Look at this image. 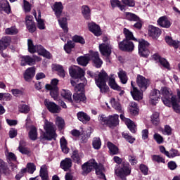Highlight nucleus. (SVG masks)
<instances>
[{
  "label": "nucleus",
  "instance_id": "nucleus-1",
  "mask_svg": "<svg viewBox=\"0 0 180 180\" xmlns=\"http://www.w3.org/2000/svg\"><path fill=\"white\" fill-rule=\"evenodd\" d=\"M69 74L72 77V78H75V79H78L79 83L75 87V91L76 92H82L84 91V88L85 85H86V79L85 78V72L84 70L81 69L78 66H72L69 68Z\"/></svg>",
  "mask_w": 180,
  "mask_h": 180
},
{
  "label": "nucleus",
  "instance_id": "nucleus-2",
  "mask_svg": "<svg viewBox=\"0 0 180 180\" xmlns=\"http://www.w3.org/2000/svg\"><path fill=\"white\" fill-rule=\"evenodd\" d=\"M89 60H92L96 68H101L103 62L99 58V53L91 52L89 54H86L84 56H79L77 58V61L79 65L86 67L89 63Z\"/></svg>",
  "mask_w": 180,
  "mask_h": 180
},
{
  "label": "nucleus",
  "instance_id": "nucleus-3",
  "mask_svg": "<svg viewBox=\"0 0 180 180\" xmlns=\"http://www.w3.org/2000/svg\"><path fill=\"white\" fill-rule=\"evenodd\" d=\"M44 129L45 130V133L41 136V138L43 140H56L57 137V134H56V127H54V124L53 122L45 120Z\"/></svg>",
  "mask_w": 180,
  "mask_h": 180
},
{
  "label": "nucleus",
  "instance_id": "nucleus-4",
  "mask_svg": "<svg viewBox=\"0 0 180 180\" xmlns=\"http://www.w3.org/2000/svg\"><path fill=\"white\" fill-rule=\"evenodd\" d=\"M27 46L29 53H38L39 56H43L46 58H51V53L47 51L41 45H34L33 44V41L32 39L27 40Z\"/></svg>",
  "mask_w": 180,
  "mask_h": 180
},
{
  "label": "nucleus",
  "instance_id": "nucleus-5",
  "mask_svg": "<svg viewBox=\"0 0 180 180\" xmlns=\"http://www.w3.org/2000/svg\"><path fill=\"white\" fill-rule=\"evenodd\" d=\"M95 81L102 94H106L109 91V86L106 85V81H108V74H106V72L101 71L98 76L95 78Z\"/></svg>",
  "mask_w": 180,
  "mask_h": 180
},
{
  "label": "nucleus",
  "instance_id": "nucleus-6",
  "mask_svg": "<svg viewBox=\"0 0 180 180\" xmlns=\"http://www.w3.org/2000/svg\"><path fill=\"white\" fill-rule=\"evenodd\" d=\"M160 93L162 95V101L166 106L171 108V101H172L176 96L172 94V91L167 87H162L160 89Z\"/></svg>",
  "mask_w": 180,
  "mask_h": 180
},
{
  "label": "nucleus",
  "instance_id": "nucleus-7",
  "mask_svg": "<svg viewBox=\"0 0 180 180\" xmlns=\"http://www.w3.org/2000/svg\"><path fill=\"white\" fill-rule=\"evenodd\" d=\"M148 46H150L148 41L144 39L139 41V53L141 57H148V54H150Z\"/></svg>",
  "mask_w": 180,
  "mask_h": 180
},
{
  "label": "nucleus",
  "instance_id": "nucleus-8",
  "mask_svg": "<svg viewBox=\"0 0 180 180\" xmlns=\"http://www.w3.org/2000/svg\"><path fill=\"white\" fill-rule=\"evenodd\" d=\"M39 61H41V58L36 55H34L32 58L29 56L21 57V65L22 66L27 65V64L28 65H34V64Z\"/></svg>",
  "mask_w": 180,
  "mask_h": 180
},
{
  "label": "nucleus",
  "instance_id": "nucleus-9",
  "mask_svg": "<svg viewBox=\"0 0 180 180\" xmlns=\"http://www.w3.org/2000/svg\"><path fill=\"white\" fill-rule=\"evenodd\" d=\"M98 165V163L94 159H91L89 160L87 162L84 163L82 166V174L83 175H88L89 172H91L94 168H96Z\"/></svg>",
  "mask_w": 180,
  "mask_h": 180
},
{
  "label": "nucleus",
  "instance_id": "nucleus-10",
  "mask_svg": "<svg viewBox=\"0 0 180 180\" xmlns=\"http://www.w3.org/2000/svg\"><path fill=\"white\" fill-rule=\"evenodd\" d=\"M120 50L122 51H128V53H131L134 50V44L133 41L123 39L122 41L119 43Z\"/></svg>",
  "mask_w": 180,
  "mask_h": 180
},
{
  "label": "nucleus",
  "instance_id": "nucleus-11",
  "mask_svg": "<svg viewBox=\"0 0 180 180\" xmlns=\"http://www.w3.org/2000/svg\"><path fill=\"white\" fill-rule=\"evenodd\" d=\"M136 84L143 92L148 88V85H150V80L144 77L143 75H138L136 77Z\"/></svg>",
  "mask_w": 180,
  "mask_h": 180
},
{
  "label": "nucleus",
  "instance_id": "nucleus-12",
  "mask_svg": "<svg viewBox=\"0 0 180 180\" xmlns=\"http://www.w3.org/2000/svg\"><path fill=\"white\" fill-rule=\"evenodd\" d=\"M131 170L129 167V165H124L122 168L115 170V174L117 176H120L122 179L126 180V176L130 175Z\"/></svg>",
  "mask_w": 180,
  "mask_h": 180
},
{
  "label": "nucleus",
  "instance_id": "nucleus-13",
  "mask_svg": "<svg viewBox=\"0 0 180 180\" xmlns=\"http://www.w3.org/2000/svg\"><path fill=\"white\" fill-rule=\"evenodd\" d=\"M99 51L102 56L109 57L112 54V45L110 44H101L99 45Z\"/></svg>",
  "mask_w": 180,
  "mask_h": 180
},
{
  "label": "nucleus",
  "instance_id": "nucleus-14",
  "mask_svg": "<svg viewBox=\"0 0 180 180\" xmlns=\"http://www.w3.org/2000/svg\"><path fill=\"white\" fill-rule=\"evenodd\" d=\"M44 105L51 113H59L60 110V107L57 104L54 102L50 101L49 100H45Z\"/></svg>",
  "mask_w": 180,
  "mask_h": 180
},
{
  "label": "nucleus",
  "instance_id": "nucleus-15",
  "mask_svg": "<svg viewBox=\"0 0 180 180\" xmlns=\"http://www.w3.org/2000/svg\"><path fill=\"white\" fill-rule=\"evenodd\" d=\"M160 153H162V154H164L168 158H174V157L179 156V152H178L177 150L171 149L169 150V152H168L165 149V147H164L162 146H160Z\"/></svg>",
  "mask_w": 180,
  "mask_h": 180
},
{
  "label": "nucleus",
  "instance_id": "nucleus-16",
  "mask_svg": "<svg viewBox=\"0 0 180 180\" xmlns=\"http://www.w3.org/2000/svg\"><path fill=\"white\" fill-rule=\"evenodd\" d=\"M148 35L153 39H158L161 36V30L157 27L150 25L148 27Z\"/></svg>",
  "mask_w": 180,
  "mask_h": 180
},
{
  "label": "nucleus",
  "instance_id": "nucleus-17",
  "mask_svg": "<svg viewBox=\"0 0 180 180\" xmlns=\"http://www.w3.org/2000/svg\"><path fill=\"white\" fill-rule=\"evenodd\" d=\"M120 117L122 120L124 121L125 124L127 126L129 130H130L131 133H136V124L133 121L129 118L124 117V115L122 114L120 115Z\"/></svg>",
  "mask_w": 180,
  "mask_h": 180
},
{
  "label": "nucleus",
  "instance_id": "nucleus-18",
  "mask_svg": "<svg viewBox=\"0 0 180 180\" xmlns=\"http://www.w3.org/2000/svg\"><path fill=\"white\" fill-rule=\"evenodd\" d=\"M52 9L55 13L56 18H60L61 14L63 13V9H64V6H63V3L61 2H55L52 6Z\"/></svg>",
  "mask_w": 180,
  "mask_h": 180
},
{
  "label": "nucleus",
  "instance_id": "nucleus-19",
  "mask_svg": "<svg viewBox=\"0 0 180 180\" xmlns=\"http://www.w3.org/2000/svg\"><path fill=\"white\" fill-rule=\"evenodd\" d=\"M177 92V98H174L171 100V106H173V109L176 113L180 112V105L177 103V102H180V91L179 89H176Z\"/></svg>",
  "mask_w": 180,
  "mask_h": 180
},
{
  "label": "nucleus",
  "instance_id": "nucleus-20",
  "mask_svg": "<svg viewBox=\"0 0 180 180\" xmlns=\"http://www.w3.org/2000/svg\"><path fill=\"white\" fill-rule=\"evenodd\" d=\"M88 27L91 32V33H94L95 36H101L102 34V30H101V27L99 25H96L95 22H89L88 24Z\"/></svg>",
  "mask_w": 180,
  "mask_h": 180
},
{
  "label": "nucleus",
  "instance_id": "nucleus-21",
  "mask_svg": "<svg viewBox=\"0 0 180 180\" xmlns=\"http://www.w3.org/2000/svg\"><path fill=\"white\" fill-rule=\"evenodd\" d=\"M131 85L133 89L131 91V95L134 99V101H141L143 99V93L137 89V88L134 87L133 85V82H131Z\"/></svg>",
  "mask_w": 180,
  "mask_h": 180
},
{
  "label": "nucleus",
  "instance_id": "nucleus-22",
  "mask_svg": "<svg viewBox=\"0 0 180 180\" xmlns=\"http://www.w3.org/2000/svg\"><path fill=\"white\" fill-rule=\"evenodd\" d=\"M161 98V92L159 90L153 89L150 96V103L152 105H156L157 101Z\"/></svg>",
  "mask_w": 180,
  "mask_h": 180
},
{
  "label": "nucleus",
  "instance_id": "nucleus-23",
  "mask_svg": "<svg viewBox=\"0 0 180 180\" xmlns=\"http://www.w3.org/2000/svg\"><path fill=\"white\" fill-rule=\"evenodd\" d=\"M73 101L76 102V103H85L86 102V96H85V94L82 92H77L73 94Z\"/></svg>",
  "mask_w": 180,
  "mask_h": 180
},
{
  "label": "nucleus",
  "instance_id": "nucleus-24",
  "mask_svg": "<svg viewBox=\"0 0 180 180\" xmlns=\"http://www.w3.org/2000/svg\"><path fill=\"white\" fill-rule=\"evenodd\" d=\"M153 59L155 61H157V63H160V64L165 68L169 70V63L167 61V59L160 57L158 54H154Z\"/></svg>",
  "mask_w": 180,
  "mask_h": 180
},
{
  "label": "nucleus",
  "instance_id": "nucleus-25",
  "mask_svg": "<svg viewBox=\"0 0 180 180\" xmlns=\"http://www.w3.org/2000/svg\"><path fill=\"white\" fill-rule=\"evenodd\" d=\"M72 167V160L71 158H65L60 162V168L65 171H68Z\"/></svg>",
  "mask_w": 180,
  "mask_h": 180
},
{
  "label": "nucleus",
  "instance_id": "nucleus-26",
  "mask_svg": "<svg viewBox=\"0 0 180 180\" xmlns=\"http://www.w3.org/2000/svg\"><path fill=\"white\" fill-rule=\"evenodd\" d=\"M158 24L159 26H161V27H165V29L171 27V21H169L167 17H160L158 20Z\"/></svg>",
  "mask_w": 180,
  "mask_h": 180
},
{
  "label": "nucleus",
  "instance_id": "nucleus-27",
  "mask_svg": "<svg viewBox=\"0 0 180 180\" xmlns=\"http://www.w3.org/2000/svg\"><path fill=\"white\" fill-rule=\"evenodd\" d=\"M77 116L78 120H79L80 122H82V123H84V124L88 123V122L91 120V117H89L88 114L85 113L83 111L78 112L77 114Z\"/></svg>",
  "mask_w": 180,
  "mask_h": 180
},
{
  "label": "nucleus",
  "instance_id": "nucleus-28",
  "mask_svg": "<svg viewBox=\"0 0 180 180\" xmlns=\"http://www.w3.org/2000/svg\"><path fill=\"white\" fill-rule=\"evenodd\" d=\"M94 169H96V174L98 178L106 180V176H105V168L102 165H97Z\"/></svg>",
  "mask_w": 180,
  "mask_h": 180
},
{
  "label": "nucleus",
  "instance_id": "nucleus-29",
  "mask_svg": "<svg viewBox=\"0 0 180 180\" xmlns=\"http://www.w3.org/2000/svg\"><path fill=\"white\" fill-rule=\"evenodd\" d=\"M36 73V70L34 68H29L25 70L24 73V78L25 81H32V78L34 77V74Z\"/></svg>",
  "mask_w": 180,
  "mask_h": 180
},
{
  "label": "nucleus",
  "instance_id": "nucleus-30",
  "mask_svg": "<svg viewBox=\"0 0 180 180\" xmlns=\"http://www.w3.org/2000/svg\"><path fill=\"white\" fill-rule=\"evenodd\" d=\"M84 158V153H78L77 150H73L72 158L77 164H81V160Z\"/></svg>",
  "mask_w": 180,
  "mask_h": 180
},
{
  "label": "nucleus",
  "instance_id": "nucleus-31",
  "mask_svg": "<svg viewBox=\"0 0 180 180\" xmlns=\"http://www.w3.org/2000/svg\"><path fill=\"white\" fill-rule=\"evenodd\" d=\"M52 70H53V71H57L58 75H59V77H61L62 78H64V77H65V70H64V68L61 65H53Z\"/></svg>",
  "mask_w": 180,
  "mask_h": 180
},
{
  "label": "nucleus",
  "instance_id": "nucleus-32",
  "mask_svg": "<svg viewBox=\"0 0 180 180\" xmlns=\"http://www.w3.org/2000/svg\"><path fill=\"white\" fill-rule=\"evenodd\" d=\"M11 43V38L4 37L0 40V53L5 50Z\"/></svg>",
  "mask_w": 180,
  "mask_h": 180
},
{
  "label": "nucleus",
  "instance_id": "nucleus-33",
  "mask_svg": "<svg viewBox=\"0 0 180 180\" xmlns=\"http://www.w3.org/2000/svg\"><path fill=\"white\" fill-rule=\"evenodd\" d=\"M61 96L65 99V101H68V102H70V103H72V94L70 90H65L63 89L60 92Z\"/></svg>",
  "mask_w": 180,
  "mask_h": 180
},
{
  "label": "nucleus",
  "instance_id": "nucleus-34",
  "mask_svg": "<svg viewBox=\"0 0 180 180\" xmlns=\"http://www.w3.org/2000/svg\"><path fill=\"white\" fill-rule=\"evenodd\" d=\"M165 41L169 46H172L174 49H178L179 47V41L172 39V37L169 36L165 37Z\"/></svg>",
  "mask_w": 180,
  "mask_h": 180
},
{
  "label": "nucleus",
  "instance_id": "nucleus-35",
  "mask_svg": "<svg viewBox=\"0 0 180 180\" xmlns=\"http://www.w3.org/2000/svg\"><path fill=\"white\" fill-rule=\"evenodd\" d=\"M125 18L127 19V20H129V22H139L140 21V18L133 13H130V12H126L125 13Z\"/></svg>",
  "mask_w": 180,
  "mask_h": 180
},
{
  "label": "nucleus",
  "instance_id": "nucleus-36",
  "mask_svg": "<svg viewBox=\"0 0 180 180\" xmlns=\"http://www.w3.org/2000/svg\"><path fill=\"white\" fill-rule=\"evenodd\" d=\"M109 126H117L119 124V115L115 114L108 117Z\"/></svg>",
  "mask_w": 180,
  "mask_h": 180
},
{
  "label": "nucleus",
  "instance_id": "nucleus-37",
  "mask_svg": "<svg viewBox=\"0 0 180 180\" xmlns=\"http://www.w3.org/2000/svg\"><path fill=\"white\" fill-rule=\"evenodd\" d=\"M82 13L84 19H86L87 20H89V19H91V9L88 6H82Z\"/></svg>",
  "mask_w": 180,
  "mask_h": 180
},
{
  "label": "nucleus",
  "instance_id": "nucleus-38",
  "mask_svg": "<svg viewBox=\"0 0 180 180\" xmlns=\"http://www.w3.org/2000/svg\"><path fill=\"white\" fill-rule=\"evenodd\" d=\"M35 19L37 22V27L38 28L40 29V30H43L44 29H46V27L44 26V21H43V20H41V13L40 11L38 12V18L36 15V14L34 15Z\"/></svg>",
  "mask_w": 180,
  "mask_h": 180
},
{
  "label": "nucleus",
  "instance_id": "nucleus-39",
  "mask_svg": "<svg viewBox=\"0 0 180 180\" xmlns=\"http://www.w3.org/2000/svg\"><path fill=\"white\" fill-rule=\"evenodd\" d=\"M39 175L42 180H49V172H47V167H46V165L41 167Z\"/></svg>",
  "mask_w": 180,
  "mask_h": 180
},
{
  "label": "nucleus",
  "instance_id": "nucleus-40",
  "mask_svg": "<svg viewBox=\"0 0 180 180\" xmlns=\"http://www.w3.org/2000/svg\"><path fill=\"white\" fill-rule=\"evenodd\" d=\"M109 86L112 88V89H115V91H122V88L120 86L117 85L116 81H115V77H110L108 82Z\"/></svg>",
  "mask_w": 180,
  "mask_h": 180
},
{
  "label": "nucleus",
  "instance_id": "nucleus-41",
  "mask_svg": "<svg viewBox=\"0 0 180 180\" xmlns=\"http://www.w3.org/2000/svg\"><path fill=\"white\" fill-rule=\"evenodd\" d=\"M107 147L110 150V154L112 155H115L119 153V148H117V146L111 142L107 143Z\"/></svg>",
  "mask_w": 180,
  "mask_h": 180
},
{
  "label": "nucleus",
  "instance_id": "nucleus-42",
  "mask_svg": "<svg viewBox=\"0 0 180 180\" xmlns=\"http://www.w3.org/2000/svg\"><path fill=\"white\" fill-rule=\"evenodd\" d=\"M129 112L131 115L136 116L139 115V107H137V103L136 102H131L129 105Z\"/></svg>",
  "mask_w": 180,
  "mask_h": 180
},
{
  "label": "nucleus",
  "instance_id": "nucleus-43",
  "mask_svg": "<svg viewBox=\"0 0 180 180\" xmlns=\"http://www.w3.org/2000/svg\"><path fill=\"white\" fill-rule=\"evenodd\" d=\"M58 23L60 26V27L63 29L65 33L68 32V27L67 25V18H63L60 19H58Z\"/></svg>",
  "mask_w": 180,
  "mask_h": 180
},
{
  "label": "nucleus",
  "instance_id": "nucleus-44",
  "mask_svg": "<svg viewBox=\"0 0 180 180\" xmlns=\"http://www.w3.org/2000/svg\"><path fill=\"white\" fill-rule=\"evenodd\" d=\"M29 138L32 141L37 140V129H36L34 126L30 127V130L29 131Z\"/></svg>",
  "mask_w": 180,
  "mask_h": 180
},
{
  "label": "nucleus",
  "instance_id": "nucleus-45",
  "mask_svg": "<svg viewBox=\"0 0 180 180\" xmlns=\"http://www.w3.org/2000/svg\"><path fill=\"white\" fill-rule=\"evenodd\" d=\"M60 143L63 153H64L65 154H68L69 149L68 147H67V140H65V138H64V136L60 139Z\"/></svg>",
  "mask_w": 180,
  "mask_h": 180
},
{
  "label": "nucleus",
  "instance_id": "nucleus-46",
  "mask_svg": "<svg viewBox=\"0 0 180 180\" xmlns=\"http://www.w3.org/2000/svg\"><path fill=\"white\" fill-rule=\"evenodd\" d=\"M124 34L125 36V39H124V40H136L133 35V32L127 30V28H124Z\"/></svg>",
  "mask_w": 180,
  "mask_h": 180
},
{
  "label": "nucleus",
  "instance_id": "nucleus-47",
  "mask_svg": "<svg viewBox=\"0 0 180 180\" xmlns=\"http://www.w3.org/2000/svg\"><path fill=\"white\" fill-rule=\"evenodd\" d=\"M18 110L19 112H20V113H24L25 115H27V113H29V112H30V106L26 104H20L18 106Z\"/></svg>",
  "mask_w": 180,
  "mask_h": 180
},
{
  "label": "nucleus",
  "instance_id": "nucleus-48",
  "mask_svg": "<svg viewBox=\"0 0 180 180\" xmlns=\"http://www.w3.org/2000/svg\"><path fill=\"white\" fill-rule=\"evenodd\" d=\"M151 122L154 126H158L160 123V113L158 112H155L153 113L151 117Z\"/></svg>",
  "mask_w": 180,
  "mask_h": 180
},
{
  "label": "nucleus",
  "instance_id": "nucleus-49",
  "mask_svg": "<svg viewBox=\"0 0 180 180\" xmlns=\"http://www.w3.org/2000/svg\"><path fill=\"white\" fill-rule=\"evenodd\" d=\"M75 47V44L73 43L72 41H68L66 44L64 46V50L66 51L68 54L71 53L72 49Z\"/></svg>",
  "mask_w": 180,
  "mask_h": 180
},
{
  "label": "nucleus",
  "instance_id": "nucleus-50",
  "mask_svg": "<svg viewBox=\"0 0 180 180\" xmlns=\"http://www.w3.org/2000/svg\"><path fill=\"white\" fill-rule=\"evenodd\" d=\"M117 75L122 84L127 83V75H126V72H124V70H120Z\"/></svg>",
  "mask_w": 180,
  "mask_h": 180
},
{
  "label": "nucleus",
  "instance_id": "nucleus-51",
  "mask_svg": "<svg viewBox=\"0 0 180 180\" xmlns=\"http://www.w3.org/2000/svg\"><path fill=\"white\" fill-rule=\"evenodd\" d=\"M112 8H120V11H124V6L122 5L119 0H110Z\"/></svg>",
  "mask_w": 180,
  "mask_h": 180
},
{
  "label": "nucleus",
  "instance_id": "nucleus-52",
  "mask_svg": "<svg viewBox=\"0 0 180 180\" xmlns=\"http://www.w3.org/2000/svg\"><path fill=\"white\" fill-rule=\"evenodd\" d=\"M111 105L112 108H114V109H115L118 112H123V110H122V105L119 102L116 101L115 98H111Z\"/></svg>",
  "mask_w": 180,
  "mask_h": 180
},
{
  "label": "nucleus",
  "instance_id": "nucleus-53",
  "mask_svg": "<svg viewBox=\"0 0 180 180\" xmlns=\"http://www.w3.org/2000/svg\"><path fill=\"white\" fill-rule=\"evenodd\" d=\"M56 124L60 130H62V129H64V126H65V122L61 117H57L56 118Z\"/></svg>",
  "mask_w": 180,
  "mask_h": 180
},
{
  "label": "nucleus",
  "instance_id": "nucleus-54",
  "mask_svg": "<svg viewBox=\"0 0 180 180\" xmlns=\"http://www.w3.org/2000/svg\"><path fill=\"white\" fill-rule=\"evenodd\" d=\"M151 158L153 162H158V164H160V162H162V164H165V159H164V158L161 157L160 155H153L151 156Z\"/></svg>",
  "mask_w": 180,
  "mask_h": 180
},
{
  "label": "nucleus",
  "instance_id": "nucleus-55",
  "mask_svg": "<svg viewBox=\"0 0 180 180\" xmlns=\"http://www.w3.org/2000/svg\"><path fill=\"white\" fill-rule=\"evenodd\" d=\"M99 123L105 126V124H108L109 123V117H107L105 115H100L98 117Z\"/></svg>",
  "mask_w": 180,
  "mask_h": 180
},
{
  "label": "nucleus",
  "instance_id": "nucleus-56",
  "mask_svg": "<svg viewBox=\"0 0 180 180\" xmlns=\"http://www.w3.org/2000/svg\"><path fill=\"white\" fill-rule=\"evenodd\" d=\"M93 147L95 150H99L101 146H102V142H101V139L94 138L92 142Z\"/></svg>",
  "mask_w": 180,
  "mask_h": 180
},
{
  "label": "nucleus",
  "instance_id": "nucleus-57",
  "mask_svg": "<svg viewBox=\"0 0 180 180\" xmlns=\"http://www.w3.org/2000/svg\"><path fill=\"white\" fill-rule=\"evenodd\" d=\"M49 89L50 91V95L51 98H53V99H56L58 96V88H51V89Z\"/></svg>",
  "mask_w": 180,
  "mask_h": 180
},
{
  "label": "nucleus",
  "instance_id": "nucleus-58",
  "mask_svg": "<svg viewBox=\"0 0 180 180\" xmlns=\"http://www.w3.org/2000/svg\"><path fill=\"white\" fill-rule=\"evenodd\" d=\"M162 133L165 136H171V134H172V128H171L169 125H165L162 130Z\"/></svg>",
  "mask_w": 180,
  "mask_h": 180
},
{
  "label": "nucleus",
  "instance_id": "nucleus-59",
  "mask_svg": "<svg viewBox=\"0 0 180 180\" xmlns=\"http://www.w3.org/2000/svg\"><path fill=\"white\" fill-rule=\"evenodd\" d=\"M57 85H58V79H53L51 80V84H46L45 86L46 89H51V88H58L57 86Z\"/></svg>",
  "mask_w": 180,
  "mask_h": 180
},
{
  "label": "nucleus",
  "instance_id": "nucleus-60",
  "mask_svg": "<svg viewBox=\"0 0 180 180\" xmlns=\"http://www.w3.org/2000/svg\"><path fill=\"white\" fill-rule=\"evenodd\" d=\"M153 139L156 141V143H158V144H162V143H164V138L158 133H155L153 135Z\"/></svg>",
  "mask_w": 180,
  "mask_h": 180
},
{
  "label": "nucleus",
  "instance_id": "nucleus-61",
  "mask_svg": "<svg viewBox=\"0 0 180 180\" xmlns=\"http://www.w3.org/2000/svg\"><path fill=\"white\" fill-rule=\"evenodd\" d=\"M122 136L128 143H130V144H133L134 141H136V139H134L133 136L129 135L127 133H123Z\"/></svg>",
  "mask_w": 180,
  "mask_h": 180
},
{
  "label": "nucleus",
  "instance_id": "nucleus-62",
  "mask_svg": "<svg viewBox=\"0 0 180 180\" xmlns=\"http://www.w3.org/2000/svg\"><path fill=\"white\" fill-rule=\"evenodd\" d=\"M26 169L29 174H33L36 171V165L34 163H28Z\"/></svg>",
  "mask_w": 180,
  "mask_h": 180
},
{
  "label": "nucleus",
  "instance_id": "nucleus-63",
  "mask_svg": "<svg viewBox=\"0 0 180 180\" xmlns=\"http://www.w3.org/2000/svg\"><path fill=\"white\" fill-rule=\"evenodd\" d=\"M72 40L75 43H80V44H85V39H84V38L81 36L75 35L72 37Z\"/></svg>",
  "mask_w": 180,
  "mask_h": 180
},
{
  "label": "nucleus",
  "instance_id": "nucleus-64",
  "mask_svg": "<svg viewBox=\"0 0 180 180\" xmlns=\"http://www.w3.org/2000/svg\"><path fill=\"white\" fill-rule=\"evenodd\" d=\"M18 29L15 27H11L6 29V34H18Z\"/></svg>",
  "mask_w": 180,
  "mask_h": 180
}]
</instances>
